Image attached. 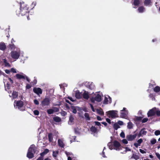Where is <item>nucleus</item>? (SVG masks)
<instances>
[{
    "mask_svg": "<svg viewBox=\"0 0 160 160\" xmlns=\"http://www.w3.org/2000/svg\"><path fill=\"white\" fill-rule=\"evenodd\" d=\"M37 148L34 144L31 145L28 149L27 156L29 159L32 158L34 157V154L37 151Z\"/></svg>",
    "mask_w": 160,
    "mask_h": 160,
    "instance_id": "obj_1",
    "label": "nucleus"
},
{
    "mask_svg": "<svg viewBox=\"0 0 160 160\" xmlns=\"http://www.w3.org/2000/svg\"><path fill=\"white\" fill-rule=\"evenodd\" d=\"M20 12L19 15H18L21 14V16H24L29 12L28 7L27 5L24 2L20 3Z\"/></svg>",
    "mask_w": 160,
    "mask_h": 160,
    "instance_id": "obj_2",
    "label": "nucleus"
},
{
    "mask_svg": "<svg viewBox=\"0 0 160 160\" xmlns=\"http://www.w3.org/2000/svg\"><path fill=\"white\" fill-rule=\"evenodd\" d=\"M50 98L49 97H46L41 101L40 105L43 107L48 106L50 105Z\"/></svg>",
    "mask_w": 160,
    "mask_h": 160,
    "instance_id": "obj_3",
    "label": "nucleus"
},
{
    "mask_svg": "<svg viewBox=\"0 0 160 160\" xmlns=\"http://www.w3.org/2000/svg\"><path fill=\"white\" fill-rule=\"evenodd\" d=\"M11 57L13 59H17L20 57V52L19 49L17 51H12L11 52Z\"/></svg>",
    "mask_w": 160,
    "mask_h": 160,
    "instance_id": "obj_4",
    "label": "nucleus"
},
{
    "mask_svg": "<svg viewBox=\"0 0 160 160\" xmlns=\"http://www.w3.org/2000/svg\"><path fill=\"white\" fill-rule=\"evenodd\" d=\"M118 111H117L115 110H111L109 111L108 112H107L106 113H107V115H109V118L111 117L112 118H115L116 117H118L117 116H116V115H117V112Z\"/></svg>",
    "mask_w": 160,
    "mask_h": 160,
    "instance_id": "obj_5",
    "label": "nucleus"
},
{
    "mask_svg": "<svg viewBox=\"0 0 160 160\" xmlns=\"http://www.w3.org/2000/svg\"><path fill=\"white\" fill-rule=\"evenodd\" d=\"M101 96L98 94H97L95 97L92 98L91 99V101L92 102H94L95 101L100 102L101 101Z\"/></svg>",
    "mask_w": 160,
    "mask_h": 160,
    "instance_id": "obj_6",
    "label": "nucleus"
},
{
    "mask_svg": "<svg viewBox=\"0 0 160 160\" xmlns=\"http://www.w3.org/2000/svg\"><path fill=\"white\" fill-rule=\"evenodd\" d=\"M16 78L18 79H26L27 81L29 82L30 81V80L29 78L28 77H27L25 75H20V74H17L16 75Z\"/></svg>",
    "mask_w": 160,
    "mask_h": 160,
    "instance_id": "obj_7",
    "label": "nucleus"
},
{
    "mask_svg": "<svg viewBox=\"0 0 160 160\" xmlns=\"http://www.w3.org/2000/svg\"><path fill=\"white\" fill-rule=\"evenodd\" d=\"M156 108L154 107L150 109L147 113L148 117L154 116L155 115V111L156 110Z\"/></svg>",
    "mask_w": 160,
    "mask_h": 160,
    "instance_id": "obj_8",
    "label": "nucleus"
},
{
    "mask_svg": "<svg viewBox=\"0 0 160 160\" xmlns=\"http://www.w3.org/2000/svg\"><path fill=\"white\" fill-rule=\"evenodd\" d=\"M33 91L35 93L39 96H40V94H41L42 93V90L40 88L34 87Z\"/></svg>",
    "mask_w": 160,
    "mask_h": 160,
    "instance_id": "obj_9",
    "label": "nucleus"
},
{
    "mask_svg": "<svg viewBox=\"0 0 160 160\" xmlns=\"http://www.w3.org/2000/svg\"><path fill=\"white\" fill-rule=\"evenodd\" d=\"M137 135V134L136 133L133 135H127L126 138L129 141H132L135 139Z\"/></svg>",
    "mask_w": 160,
    "mask_h": 160,
    "instance_id": "obj_10",
    "label": "nucleus"
},
{
    "mask_svg": "<svg viewBox=\"0 0 160 160\" xmlns=\"http://www.w3.org/2000/svg\"><path fill=\"white\" fill-rule=\"evenodd\" d=\"M113 145L114 147L116 148V149L120 150V148L121 147V144L117 140H115L113 142Z\"/></svg>",
    "mask_w": 160,
    "mask_h": 160,
    "instance_id": "obj_11",
    "label": "nucleus"
},
{
    "mask_svg": "<svg viewBox=\"0 0 160 160\" xmlns=\"http://www.w3.org/2000/svg\"><path fill=\"white\" fill-rule=\"evenodd\" d=\"M145 129V128H143L140 130L139 133L138 134V137L139 138L142 136V135H145L147 133V131L144 130Z\"/></svg>",
    "mask_w": 160,
    "mask_h": 160,
    "instance_id": "obj_12",
    "label": "nucleus"
},
{
    "mask_svg": "<svg viewBox=\"0 0 160 160\" xmlns=\"http://www.w3.org/2000/svg\"><path fill=\"white\" fill-rule=\"evenodd\" d=\"M24 105L23 102L21 101L18 100L16 102V106L18 107V108L20 109L22 108Z\"/></svg>",
    "mask_w": 160,
    "mask_h": 160,
    "instance_id": "obj_13",
    "label": "nucleus"
},
{
    "mask_svg": "<svg viewBox=\"0 0 160 160\" xmlns=\"http://www.w3.org/2000/svg\"><path fill=\"white\" fill-rule=\"evenodd\" d=\"M6 48V46L5 44L2 42H0V50L4 51L5 50Z\"/></svg>",
    "mask_w": 160,
    "mask_h": 160,
    "instance_id": "obj_14",
    "label": "nucleus"
},
{
    "mask_svg": "<svg viewBox=\"0 0 160 160\" xmlns=\"http://www.w3.org/2000/svg\"><path fill=\"white\" fill-rule=\"evenodd\" d=\"M75 96L77 99H80L82 97V94L81 92H79V91L77 90L75 93Z\"/></svg>",
    "mask_w": 160,
    "mask_h": 160,
    "instance_id": "obj_15",
    "label": "nucleus"
},
{
    "mask_svg": "<svg viewBox=\"0 0 160 160\" xmlns=\"http://www.w3.org/2000/svg\"><path fill=\"white\" fill-rule=\"evenodd\" d=\"M138 143H134V145L136 148H138V146L140 145L141 144L143 140L142 138H140L137 141Z\"/></svg>",
    "mask_w": 160,
    "mask_h": 160,
    "instance_id": "obj_16",
    "label": "nucleus"
},
{
    "mask_svg": "<svg viewBox=\"0 0 160 160\" xmlns=\"http://www.w3.org/2000/svg\"><path fill=\"white\" fill-rule=\"evenodd\" d=\"M82 96L84 98L87 100H88L89 98L88 93V92H87L86 91H85L83 94H82Z\"/></svg>",
    "mask_w": 160,
    "mask_h": 160,
    "instance_id": "obj_17",
    "label": "nucleus"
},
{
    "mask_svg": "<svg viewBox=\"0 0 160 160\" xmlns=\"http://www.w3.org/2000/svg\"><path fill=\"white\" fill-rule=\"evenodd\" d=\"M97 112L98 114L101 116H103L104 115V113L103 110L101 108L100 109H97Z\"/></svg>",
    "mask_w": 160,
    "mask_h": 160,
    "instance_id": "obj_18",
    "label": "nucleus"
},
{
    "mask_svg": "<svg viewBox=\"0 0 160 160\" xmlns=\"http://www.w3.org/2000/svg\"><path fill=\"white\" fill-rule=\"evenodd\" d=\"M58 146L61 148H63L64 146V144L63 142L60 139L58 140Z\"/></svg>",
    "mask_w": 160,
    "mask_h": 160,
    "instance_id": "obj_19",
    "label": "nucleus"
},
{
    "mask_svg": "<svg viewBox=\"0 0 160 160\" xmlns=\"http://www.w3.org/2000/svg\"><path fill=\"white\" fill-rule=\"evenodd\" d=\"M12 95L13 98L16 99L18 97V92H17L13 91Z\"/></svg>",
    "mask_w": 160,
    "mask_h": 160,
    "instance_id": "obj_20",
    "label": "nucleus"
},
{
    "mask_svg": "<svg viewBox=\"0 0 160 160\" xmlns=\"http://www.w3.org/2000/svg\"><path fill=\"white\" fill-rule=\"evenodd\" d=\"M74 118H73L72 115H70L69 117V120L68 123L69 124L71 125L73 122H74Z\"/></svg>",
    "mask_w": 160,
    "mask_h": 160,
    "instance_id": "obj_21",
    "label": "nucleus"
},
{
    "mask_svg": "<svg viewBox=\"0 0 160 160\" xmlns=\"http://www.w3.org/2000/svg\"><path fill=\"white\" fill-rule=\"evenodd\" d=\"M53 120L55 122H59L61 121V118L58 116L54 117L53 118Z\"/></svg>",
    "mask_w": 160,
    "mask_h": 160,
    "instance_id": "obj_22",
    "label": "nucleus"
},
{
    "mask_svg": "<svg viewBox=\"0 0 160 160\" xmlns=\"http://www.w3.org/2000/svg\"><path fill=\"white\" fill-rule=\"evenodd\" d=\"M131 158H134L136 160H137L139 158V156L136 153H133L131 157Z\"/></svg>",
    "mask_w": 160,
    "mask_h": 160,
    "instance_id": "obj_23",
    "label": "nucleus"
},
{
    "mask_svg": "<svg viewBox=\"0 0 160 160\" xmlns=\"http://www.w3.org/2000/svg\"><path fill=\"white\" fill-rule=\"evenodd\" d=\"M49 141L52 142L53 141L52 134L51 133H49L48 135Z\"/></svg>",
    "mask_w": 160,
    "mask_h": 160,
    "instance_id": "obj_24",
    "label": "nucleus"
},
{
    "mask_svg": "<svg viewBox=\"0 0 160 160\" xmlns=\"http://www.w3.org/2000/svg\"><path fill=\"white\" fill-rule=\"evenodd\" d=\"M84 116L85 119L87 121H90L91 118L88 113H86L84 114Z\"/></svg>",
    "mask_w": 160,
    "mask_h": 160,
    "instance_id": "obj_25",
    "label": "nucleus"
},
{
    "mask_svg": "<svg viewBox=\"0 0 160 160\" xmlns=\"http://www.w3.org/2000/svg\"><path fill=\"white\" fill-rule=\"evenodd\" d=\"M145 10V8L143 6H141L138 8V11L140 13L143 12Z\"/></svg>",
    "mask_w": 160,
    "mask_h": 160,
    "instance_id": "obj_26",
    "label": "nucleus"
},
{
    "mask_svg": "<svg viewBox=\"0 0 160 160\" xmlns=\"http://www.w3.org/2000/svg\"><path fill=\"white\" fill-rule=\"evenodd\" d=\"M153 91L156 92H158L160 91V87L158 86L155 87L153 88Z\"/></svg>",
    "mask_w": 160,
    "mask_h": 160,
    "instance_id": "obj_27",
    "label": "nucleus"
},
{
    "mask_svg": "<svg viewBox=\"0 0 160 160\" xmlns=\"http://www.w3.org/2000/svg\"><path fill=\"white\" fill-rule=\"evenodd\" d=\"M8 47L11 50L14 49L16 48V46L14 43H11V44H9Z\"/></svg>",
    "mask_w": 160,
    "mask_h": 160,
    "instance_id": "obj_28",
    "label": "nucleus"
},
{
    "mask_svg": "<svg viewBox=\"0 0 160 160\" xmlns=\"http://www.w3.org/2000/svg\"><path fill=\"white\" fill-rule=\"evenodd\" d=\"M133 124L131 122H129L128 123L127 128L129 129H131L132 128Z\"/></svg>",
    "mask_w": 160,
    "mask_h": 160,
    "instance_id": "obj_29",
    "label": "nucleus"
},
{
    "mask_svg": "<svg viewBox=\"0 0 160 160\" xmlns=\"http://www.w3.org/2000/svg\"><path fill=\"white\" fill-rule=\"evenodd\" d=\"M90 130L92 132L95 133L97 131V129L95 127L92 126L90 128Z\"/></svg>",
    "mask_w": 160,
    "mask_h": 160,
    "instance_id": "obj_30",
    "label": "nucleus"
},
{
    "mask_svg": "<svg viewBox=\"0 0 160 160\" xmlns=\"http://www.w3.org/2000/svg\"><path fill=\"white\" fill-rule=\"evenodd\" d=\"M140 3L139 0H134L133 1V4L135 6L138 5Z\"/></svg>",
    "mask_w": 160,
    "mask_h": 160,
    "instance_id": "obj_31",
    "label": "nucleus"
},
{
    "mask_svg": "<svg viewBox=\"0 0 160 160\" xmlns=\"http://www.w3.org/2000/svg\"><path fill=\"white\" fill-rule=\"evenodd\" d=\"M151 3V0H145L144 2V4L145 6H148Z\"/></svg>",
    "mask_w": 160,
    "mask_h": 160,
    "instance_id": "obj_32",
    "label": "nucleus"
},
{
    "mask_svg": "<svg viewBox=\"0 0 160 160\" xmlns=\"http://www.w3.org/2000/svg\"><path fill=\"white\" fill-rule=\"evenodd\" d=\"M3 62L5 64V66H6V67H7V66L10 67V64L7 62V60L6 59H3Z\"/></svg>",
    "mask_w": 160,
    "mask_h": 160,
    "instance_id": "obj_33",
    "label": "nucleus"
},
{
    "mask_svg": "<svg viewBox=\"0 0 160 160\" xmlns=\"http://www.w3.org/2000/svg\"><path fill=\"white\" fill-rule=\"evenodd\" d=\"M58 154V151H53L52 153V156L54 158H56Z\"/></svg>",
    "mask_w": 160,
    "mask_h": 160,
    "instance_id": "obj_34",
    "label": "nucleus"
},
{
    "mask_svg": "<svg viewBox=\"0 0 160 160\" xmlns=\"http://www.w3.org/2000/svg\"><path fill=\"white\" fill-rule=\"evenodd\" d=\"M113 127L116 130H117L118 128H120L119 125L117 123H115L114 124Z\"/></svg>",
    "mask_w": 160,
    "mask_h": 160,
    "instance_id": "obj_35",
    "label": "nucleus"
},
{
    "mask_svg": "<svg viewBox=\"0 0 160 160\" xmlns=\"http://www.w3.org/2000/svg\"><path fill=\"white\" fill-rule=\"evenodd\" d=\"M47 112L48 114H53L54 112V111L52 109H48L47 111Z\"/></svg>",
    "mask_w": 160,
    "mask_h": 160,
    "instance_id": "obj_36",
    "label": "nucleus"
},
{
    "mask_svg": "<svg viewBox=\"0 0 160 160\" xmlns=\"http://www.w3.org/2000/svg\"><path fill=\"white\" fill-rule=\"evenodd\" d=\"M142 118L143 117H136L135 118V120L137 121H140L142 120Z\"/></svg>",
    "mask_w": 160,
    "mask_h": 160,
    "instance_id": "obj_37",
    "label": "nucleus"
},
{
    "mask_svg": "<svg viewBox=\"0 0 160 160\" xmlns=\"http://www.w3.org/2000/svg\"><path fill=\"white\" fill-rule=\"evenodd\" d=\"M156 140L155 139V138H152L150 141L151 143L153 145L155 144L156 142Z\"/></svg>",
    "mask_w": 160,
    "mask_h": 160,
    "instance_id": "obj_38",
    "label": "nucleus"
},
{
    "mask_svg": "<svg viewBox=\"0 0 160 160\" xmlns=\"http://www.w3.org/2000/svg\"><path fill=\"white\" fill-rule=\"evenodd\" d=\"M120 116L122 118H124L126 116V114L125 113L122 112H121Z\"/></svg>",
    "mask_w": 160,
    "mask_h": 160,
    "instance_id": "obj_39",
    "label": "nucleus"
},
{
    "mask_svg": "<svg viewBox=\"0 0 160 160\" xmlns=\"http://www.w3.org/2000/svg\"><path fill=\"white\" fill-rule=\"evenodd\" d=\"M155 114L158 117L160 116V110H156L155 111Z\"/></svg>",
    "mask_w": 160,
    "mask_h": 160,
    "instance_id": "obj_40",
    "label": "nucleus"
},
{
    "mask_svg": "<svg viewBox=\"0 0 160 160\" xmlns=\"http://www.w3.org/2000/svg\"><path fill=\"white\" fill-rule=\"evenodd\" d=\"M72 109V112L74 114H75L77 112V110L74 107H71Z\"/></svg>",
    "mask_w": 160,
    "mask_h": 160,
    "instance_id": "obj_41",
    "label": "nucleus"
},
{
    "mask_svg": "<svg viewBox=\"0 0 160 160\" xmlns=\"http://www.w3.org/2000/svg\"><path fill=\"white\" fill-rule=\"evenodd\" d=\"M33 113L35 115H38L39 114V112L38 110H35L33 111Z\"/></svg>",
    "mask_w": 160,
    "mask_h": 160,
    "instance_id": "obj_42",
    "label": "nucleus"
},
{
    "mask_svg": "<svg viewBox=\"0 0 160 160\" xmlns=\"http://www.w3.org/2000/svg\"><path fill=\"white\" fill-rule=\"evenodd\" d=\"M32 87V86L29 84H27L26 86V89H30Z\"/></svg>",
    "mask_w": 160,
    "mask_h": 160,
    "instance_id": "obj_43",
    "label": "nucleus"
},
{
    "mask_svg": "<svg viewBox=\"0 0 160 160\" xmlns=\"http://www.w3.org/2000/svg\"><path fill=\"white\" fill-rule=\"evenodd\" d=\"M155 134L156 136H158L160 134V131L159 130H157L155 132Z\"/></svg>",
    "mask_w": 160,
    "mask_h": 160,
    "instance_id": "obj_44",
    "label": "nucleus"
},
{
    "mask_svg": "<svg viewBox=\"0 0 160 160\" xmlns=\"http://www.w3.org/2000/svg\"><path fill=\"white\" fill-rule=\"evenodd\" d=\"M148 120V118H145L142 120V122L143 123L147 122Z\"/></svg>",
    "mask_w": 160,
    "mask_h": 160,
    "instance_id": "obj_45",
    "label": "nucleus"
},
{
    "mask_svg": "<svg viewBox=\"0 0 160 160\" xmlns=\"http://www.w3.org/2000/svg\"><path fill=\"white\" fill-rule=\"evenodd\" d=\"M33 102L34 104L36 105H38L39 104V102L37 99H34L33 101Z\"/></svg>",
    "mask_w": 160,
    "mask_h": 160,
    "instance_id": "obj_46",
    "label": "nucleus"
},
{
    "mask_svg": "<svg viewBox=\"0 0 160 160\" xmlns=\"http://www.w3.org/2000/svg\"><path fill=\"white\" fill-rule=\"evenodd\" d=\"M120 136L122 138H124L125 137V135L124 132H122L120 134Z\"/></svg>",
    "mask_w": 160,
    "mask_h": 160,
    "instance_id": "obj_47",
    "label": "nucleus"
},
{
    "mask_svg": "<svg viewBox=\"0 0 160 160\" xmlns=\"http://www.w3.org/2000/svg\"><path fill=\"white\" fill-rule=\"evenodd\" d=\"M122 142L125 144H127L128 143V141L126 139H122Z\"/></svg>",
    "mask_w": 160,
    "mask_h": 160,
    "instance_id": "obj_48",
    "label": "nucleus"
},
{
    "mask_svg": "<svg viewBox=\"0 0 160 160\" xmlns=\"http://www.w3.org/2000/svg\"><path fill=\"white\" fill-rule=\"evenodd\" d=\"M49 152V150L48 149H45L44 151L43 152V153H44L45 154L48 153Z\"/></svg>",
    "mask_w": 160,
    "mask_h": 160,
    "instance_id": "obj_49",
    "label": "nucleus"
},
{
    "mask_svg": "<svg viewBox=\"0 0 160 160\" xmlns=\"http://www.w3.org/2000/svg\"><path fill=\"white\" fill-rule=\"evenodd\" d=\"M108 99L106 98L105 97V99L104 101V103L105 104H108Z\"/></svg>",
    "mask_w": 160,
    "mask_h": 160,
    "instance_id": "obj_50",
    "label": "nucleus"
},
{
    "mask_svg": "<svg viewBox=\"0 0 160 160\" xmlns=\"http://www.w3.org/2000/svg\"><path fill=\"white\" fill-rule=\"evenodd\" d=\"M95 125L98 126H100L101 125V123L100 122L98 121H95L94 122Z\"/></svg>",
    "mask_w": 160,
    "mask_h": 160,
    "instance_id": "obj_51",
    "label": "nucleus"
},
{
    "mask_svg": "<svg viewBox=\"0 0 160 160\" xmlns=\"http://www.w3.org/2000/svg\"><path fill=\"white\" fill-rule=\"evenodd\" d=\"M11 72L13 73H15L17 72L16 69H15L14 68H12L11 69Z\"/></svg>",
    "mask_w": 160,
    "mask_h": 160,
    "instance_id": "obj_52",
    "label": "nucleus"
},
{
    "mask_svg": "<svg viewBox=\"0 0 160 160\" xmlns=\"http://www.w3.org/2000/svg\"><path fill=\"white\" fill-rule=\"evenodd\" d=\"M139 151L142 154H144L146 153V151H145L144 150H142L141 149H139Z\"/></svg>",
    "mask_w": 160,
    "mask_h": 160,
    "instance_id": "obj_53",
    "label": "nucleus"
},
{
    "mask_svg": "<svg viewBox=\"0 0 160 160\" xmlns=\"http://www.w3.org/2000/svg\"><path fill=\"white\" fill-rule=\"evenodd\" d=\"M61 114L63 116H64L66 115L67 113L64 111H62L61 112Z\"/></svg>",
    "mask_w": 160,
    "mask_h": 160,
    "instance_id": "obj_54",
    "label": "nucleus"
},
{
    "mask_svg": "<svg viewBox=\"0 0 160 160\" xmlns=\"http://www.w3.org/2000/svg\"><path fill=\"white\" fill-rule=\"evenodd\" d=\"M37 83V80L36 79H35L33 80V82H31V83H32V84L33 85L36 84Z\"/></svg>",
    "mask_w": 160,
    "mask_h": 160,
    "instance_id": "obj_55",
    "label": "nucleus"
},
{
    "mask_svg": "<svg viewBox=\"0 0 160 160\" xmlns=\"http://www.w3.org/2000/svg\"><path fill=\"white\" fill-rule=\"evenodd\" d=\"M155 154L157 158L160 160V154L157 152L155 153Z\"/></svg>",
    "mask_w": 160,
    "mask_h": 160,
    "instance_id": "obj_56",
    "label": "nucleus"
},
{
    "mask_svg": "<svg viewBox=\"0 0 160 160\" xmlns=\"http://www.w3.org/2000/svg\"><path fill=\"white\" fill-rule=\"evenodd\" d=\"M118 124L120 125H122L123 124V122L122 121H119L118 122Z\"/></svg>",
    "mask_w": 160,
    "mask_h": 160,
    "instance_id": "obj_57",
    "label": "nucleus"
},
{
    "mask_svg": "<svg viewBox=\"0 0 160 160\" xmlns=\"http://www.w3.org/2000/svg\"><path fill=\"white\" fill-rule=\"evenodd\" d=\"M106 121L109 124L111 123V120L110 119L108 118H107L106 119Z\"/></svg>",
    "mask_w": 160,
    "mask_h": 160,
    "instance_id": "obj_58",
    "label": "nucleus"
},
{
    "mask_svg": "<svg viewBox=\"0 0 160 160\" xmlns=\"http://www.w3.org/2000/svg\"><path fill=\"white\" fill-rule=\"evenodd\" d=\"M40 157H42L43 159V156L45 155V154L43 153V152L40 153Z\"/></svg>",
    "mask_w": 160,
    "mask_h": 160,
    "instance_id": "obj_59",
    "label": "nucleus"
},
{
    "mask_svg": "<svg viewBox=\"0 0 160 160\" xmlns=\"http://www.w3.org/2000/svg\"><path fill=\"white\" fill-rule=\"evenodd\" d=\"M97 119L98 121H101L102 120V118L99 116H98L97 117Z\"/></svg>",
    "mask_w": 160,
    "mask_h": 160,
    "instance_id": "obj_60",
    "label": "nucleus"
},
{
    "mask_svg": "<svg viewBox=\"0 0 160 160\" xmlns=\"http://www.w3.org/2000/svg\"><path fill=\"white\" fill-rule=\"evenodd\" d=\"M5 72L7 74H9L10 72V71L8 69H6L5 70Z\"/></svg>",
    "mask_w": 160,
    "mask_h": 160,
    "instance_id": "obj_61",
    "label": "nucleus"
},
{
    "mask_svg": "<svg viewBox=\"0 0 160 160\" xmlns=\"http://www.w3.org/2000/svg\"><path fill=\"white\" fill-rule=\"evenodd\" d=\"M6 86L7 87V89H9L10 87V85L8 83H7L6 84Z\"/></svg>",
    "mask_w": 160,
    "mask_h": 160,
    "instance_id": "obj_62",
    "label": "nucleus"
},
{
    "mask_svg": "<svg viewBox=\"0 0 160 160\" xmlns=\"http://www.w3.org/2000/svg\"><path fill=\"white\" fill-rule=\"evenodd\" d=\"M8 80H9L11 84H12L13 83V80L10 78H8Z\"/></svg>",
    "mask_w": 160,
    "mask_h": 160,
    "instance_id": "obj_63",
    "label": "nucleus"
},
{
    "mask_svg": "<svg viewBox=\"0 0 160 160\" xmlns=\"http://www.w3.org/2000/svg\"><path fill=\"white\" fill-rule=\"evenodd\" d=\"M43 158L42 157H39L36 160H43Z\"/></svg>",
    "mask_w": 160,
    "mask_h": 160,
    "instance_id": "obj_64",
    "label": "nucleus"
}]
</instances>
